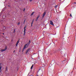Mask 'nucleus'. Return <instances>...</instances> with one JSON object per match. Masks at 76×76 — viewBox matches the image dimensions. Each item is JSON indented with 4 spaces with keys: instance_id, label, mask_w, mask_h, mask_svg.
I'll return each mask as SVG.
<instances>
[{
    "instance_id": "7",
    "label": "nucleus",
    "mask_w": 76,
    "mask_h": 76,
    "mask_svg": "<svg viewBox=\"0 0 76 76\" xmlns=\"http://www.w3.org/2000/svg\"><path fill=\"white\" fill-rule=\"evenodd\" d=\"M50 25H53V26H54V24H53V22L52 21L50 20Z\"/></svg>"
},
{
    "instance_id": "4",
    "label": "nucleus",
    "mask_w": 76,
    "mask_h": 76,
    "mask_svg": "<svg viewBox=\"0 0 76 76\" xmlns=\"http://www.w3.org/2000/svg\"><path fill=\"white\" fill-rule=\"evenodd\" d=\"M30 48L28 49L26 51L25 54H26L28 53V51L30 50Z\"/></svg>"
},
{
    "instance_id": "9",
    "label": "nucleus",
    "mask_w": 76,
    "mask_h": 76,
    "mask_svg": "<svg viewBox=\"0 0 76 76\" xmlns=\"http://www.w3.org/2000/svg\"><path fill=\"white\" fill-rule=\"evenodd\" d=\"M19 40H18L17 42L16 43V47H17L18 46V44H19Z\"/></svg>"
},
{
    "instance_id": "17",
    "label": "nucleus",
    "mask_w": 76,
    "mask_h": 76,
    "mask_svg": "<svg viewBox=\"0 0 76 76\" xmlns=\"http://www.w3.org/2000/svg\"><path fill=\"white\" fill-rule=\"evenodd\" d=\"M31 43V40H29V44Z\"/></svg>"
},
{
    "instance_id": "28",
    "label": "nucleus",
    "mask_w": 76,
    "mask_h": 76,
    "mask_svg": "<svg viewBox=\"0 0 76 76\" xmlns=\"http://www.w3.org/2000/svg\"><path fill=\"white\" fill-rule=\"evenodd\" d=\"M8 7H10V5H8Z\"/></svg>"
},
{
    "instance_id": "14",
    "label": "nucleus",
    "mask_w": 76,
    "mask_h": 76,
    "mask_svg": "<svg viewBox=\"0 0 76 76\" xmlns=\"http://www.w3.org/2000/svg\"><path fill=\"white\" fill-rule=\"evenodd\" d=\"M26 20H24V22H23V24H25V22Z\"/></svg>"
},
{
    "instance_id": "31",
    "label": "nucleus",
    "mask_w": 76,
    "mask_h": 76,
    "mask_svg": "<svg viewBox=\"0 0 76 76\" xmlns=\"http://www.w3.org/2000/svg\"><path fill=\"white\" fill-rule=\"evenodd\" d=\"M36 76H38V75H37Z\"/></svg>"
},
{
    "instance_id": "30",
    "label": "nucleus",
    "mask_w": 76,
    "mask_h": 76,
    "mask_svg": "<svg viewBox=\"0 0 76 76\" xmlns=\"http://www.w3.org/2000/svg\"><path fill=\"white\" fill-rule=\"evenodd\" d=\"M31 76H33V75H31Z\"/></svg>"
},
{
    "instance_id": "22",
    "label": "nucleus",
    "mask_w": 76,
    "mask_h": 76,
    "mask_svg": "<svg viewBox=\"0 0 76 76\" xmlns=\"http://www.w3.org/2000/svg\"><path fill=\"white\" fill-rule=\"evenodd\" d=\"M25 8H24V10H23V11H25Z\"/></svg>"
},
{
    "instance_id": "11",
    "label": "nucleus",
    "mask_w": 76,
    "mask_h": 76,
    "mask_svg": "<svg viewBox=\"0 0 76 76\" xmlns=\"http://www.w3.org/2000/svg\"><path fill=\"white\" fill-rule=\"evenodd\" d=\"M33 67H34V65H32L31 67V69H32V68H33Z\"/></svg>"
},
{
    "instance_id": "13",
    "label": "nucleus",
    "mask_w": 76,
    "mask_h": 76,
    "mask_svg": "<svg viewBox=\"0 0 76 76\" xmlns=\"http://www.w3.org/2000/svg\"><path fill=\"white\" fill-rule=\"evenodd\" d=\"M15 31H16V29H14V33H15Z\"/></svg>"
},
{
    "instance_id": "32",
    "label": "nucleus",
    "mask_w": 76,
    "mask_h": 76,
    "mask_svg": "<svg viewBox=\"0 0 76 76\" xmlns=\"http://www.w3.org/2000/svg\"><path fill=\"white\" fill-rule=\"evenodd\" d=\"M4 29H5V27H4Z\"/></svg>"
},
{
    "instance_id": "6",
    "label": "nucleus",
    "mask_w": 76,
    "mask_h": 76,
    "mask_svg": "<svg viewBox=\"0 0 76 76\" xmlns=\"http://www.w3.org/2000/svg\"><path fill=\"white\" fill-rule=\"evenodd\" d=\"M1 63L0 64V72H1V68H2V66L1 65Z\"/></svg>"
},
{
    "instance_id": "3",
    "label": "nucleus",
    "mask_w": 76,
    "mask_h": 76,
    "mask_svg": "<svg viewBox=\"0 0 76 76\" xmlns=\"http://www.w3.org/2000/svg\"><path fill=\"white\" fill-rule=\"evenodd\" d=\"M24 30L23 31V32H24L23 36H25V32H26V26L24 27Z\"/></svg>"
},
{
    "instance_id": "12",
    "label": "nucleus",
    "mask_w": 76,
    "mask_h": 76,
    "mask_svg": "<svg viewBox=\"0 0 76 76\" xmlns=\"http://www.w3.org/2000/svg\"><path fill=\"white\" fill-rule=\"evenodd\" d=\"M34 12H33L31 13V16H32V15H34Z\"/></svg>"
},
{
    "instance_id": "25",
    "label": "nucleus",
    "mask_w": 76,
    "mask_h": 76,
    "mask_svg": "<svg viewBox=\"0 0 76 76\" xmlns=\"http://www.w3.org/2000/svg\"><path fill=\"white\" fill-rule=\"evenodd\" d=\"M15 50H14L13 52V53H15Z\"/></svg>"
},
{
    "instance_id": "16",
    "label": "nucleus",
    "mask_w": 76,
    "mask_h": 76,
    "mask_svg": "<svg viewBox=\"0 0 76 76\" xmlns=\"http://www.w3.org/2000/svg\"><path fill=\"white\" fill-rule=\"evenodd\" d=\"M57 6H58V5H56L55 6V7H57Z\"/></svg>"
},
{
    "instance_id": "2",
    "label": "nucleus",
    "mask_w": 76,
    "mask_h": 76,
    "mask_svg": "<svg viewBox=\"0 0 76 76\" xmlns=\"http://www.w3.org/2000/svg\"><path fill=\"white\" fill-rule=\"evenodd\" d=\"M28 45V44H26L24 46V48H23V49L22 50V52H23L24 51V50L26 48V46Z\"/></svg>"
},
{
    "instance_id": "20",
    "label": "nucleus",
    "mask_w": 76,
    "mask_h": 76,
    "mask_svg": "<svg viewBox=\"0 0 76 76\" xmlns=\"http://www.w3.org/2000/svg\"><path fill=\"white\" fill-rule=\"evenodd\" d=\"M33 23H33V22H31V24L33 25Z\"/></svg>"
},
{
    "instance_id": "19",
    "label": "nucleus",
    "mask_w": 76,
    "mask_h": 76,
    "mask_svg": "<svg viewBox=\"0 0 76 76\" xmlns=\"http://www.w3.org/2000/svg\"><path fill=\"white\" fill-rule=\"evenodd\" d=\"M19 24H20V23L18 22V25H19Z\"/></svg>"
},
{
    "instance_id": "1",
    "label": "nucleus",
    "mask_w": 76,
    "mask_h": 76,
    "mask_svg": "<svg viewBox=\"0 0 76 76\" xmlns=\"http://www.w3.org/2000/svg\"><path fill=\"white\" fill-rule=\"evenodd\" d=\"M7 46H6L5 47V48L4 49H1L0 50V51H5L6 50H7Z\"/></svg>"
},
{
    "instance_id": "21",
    "label": "nucleus",
    "mask_w": 76,
    "mask_h": 76,
    "mask_svg": "<svg viewBox=\"0 0 76 76\" xmlns=\"http://www.w3.org/2000/svg\"><path fill=\"white\" fill-rule=\"evenodd\" d=\"M34 20H33L32 21V22H33L34 23Z\"/></svg>"
},
{
    "instance_id": "5",
    "label": "nucleus",
    "mask_w": 76,
    "mask_h": 76,
    "mask_svg": "<svg viewBox=\"0 0 76 76\" xmlns=\"http://www.w3.org/2000/svg\"><path fill=\"white\" fill-rule=\"evenodd\" d=\"M45 14H46V12H44L43 14V15L42 16V18H44V16H45Z\"/></svg>"
},
{
    "instance_id": "15",
    "label": "nucleus",
    "mask_w": 76,
    "mask_h": 76,
    "mask_svg": "<svg viewBox=\"0 0 76 76\" xmlns=\"http://www.w3.org/2000/svg\"><path fill=\"white\" fill-rule=\"evenodd\" d=\"M62 63H65V61H62Z\"/></svg>"
},
{
    "instance_id": "8",
    "label": "nucleus",
    "mask_w": 76,
    "mask_h": 76,
    "mask_svg": "<svg viewBox=\"0 0 76 76\" xmlns=\"http://www.w3.org/2000/svg\"><path fill=\"white\" fill-rule=\"evenodd\" d=\"M40 16V15H39L37 18L36 19V21H37L38 20V18H39Z\"/></svg>"
},
{
    "instance_id": "10",
    "label": "nucleus",
    "mask_w": 76,
    "mask_h": 76,
    "mask_svg": "<svg viewBox=\"0 0 76 76\" xmlns=\"http://www.w3.org/2000/svg\"><path fill=\"white\" fill-rule=\"evenodd\" d=\"M8 71V69H7V66H6V68L5 71L7 72Z\"/></svg>"
},
{
    "instance_id": "18",
    "label": "nucleus",
    "mask_w": 76,
    "mask_h": 76,
    "mask_svg": "<svg viewBox=\"0 0 76 76\" xmlns=\"http://www.w3.org/2000/svg\"><path fill=\"white\" fill-rule=\"evenodd\" d=\"M70 16H71V17H72V14H70Z\"/></svg>"
},
{
    "instance_id": "23",
    "label": "nucleus",
    "mask_w": 76,
    "mask_h": 76,
    "mask_svg": "<svg viewBox=\"0 0 76 76\" xmlns=\"http://www.w3.org/2000/svg\"><path fill=\"white\" fill-rule=\"evenodd\" d=\"M43 67H44V66H43V67H41V69H42L43 68Z\"/></svg>"
},
{
    "instance_id": "26",
    "label": "nucleus",
    "mask_w": 76,
    "mask_h": 76,
    "mask_svg": "<svg viewBox=\"0 0 76 76\" xmlns=\"http://www.w3.org/2000/svg\"><path fill=\"white\" fill-rule=\"evenodd\" d=\"M31 26H32V24H31Z\"/></svg>"
},
{
    "instance_id": "27",
    "label": "nucleus",
    "mask_w": 76,
    "mask_h": 76,
    "mask_svg": "<svg viewBox=\"0 0 76 76\" xmlns=\"http://www.w3.org/2000/svg\"><path fill=\"white\" fill-rule=\"evenodd\" d=\"M74 3L75 4H76V2H74Z\"/></svg>"
},
{
    "instance_id": "29",
    "label": "nucleus",
    "mask_w": 76,
    "mask_h": 76,
    "mask_svg": "<svg viewBox=\"0 0 76 76\" xmlns=\"http://www.w3.org/2000/svg\"><path fill=\"white\" fill-rule=\"evenodd\" d=\"M3 35H4V33H3Z\"/></svg>"
},
{
    "instance_id": "24",
    "label": "nucleus",
    "mask_w": 76,
    "mask_h": 76,
    "mask_svg": "<svg viewBox=\"0 0 76 76\" xmlns=\"http://www.w3.org/2000/svg\"><path fill=\"white\" fill-rule=\"evenodd\" d=\"M32 1V0H30V1Z\"/></svg>"
}]
</instances>
